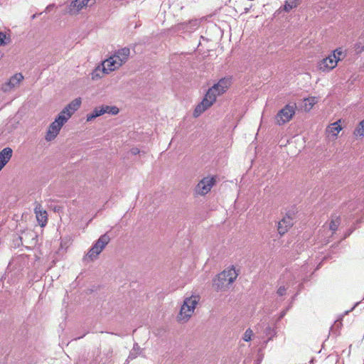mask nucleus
I'll use <instances>...</instances> for the list:
<instances>
[{"instance_id": "c85d7f7f", "label": "nucleus", "mask_w": 364, "mask_h": 364, "mask_svg": "<svg viewBox=\"0 0 364 364\" xmlns=\"http://www.w3.org/2000/svg\"><path fill=\"white\" fill-rule=\"evenodd\" d=\"M360 304V302H356L354 306L349 310L346 312V314H348L350 311H352L353 309H355V307Z\"/></svg>"}, {"instance_id": "b1692460", "label": "nucleus", "mask_w": 364, "mask_h": 364, "mask_svg": "<svg viewBox=\"0 0 364 364\" xmlns=\"http://www.w3.org/2000/svg\"><path fill=\"white\" fill-rule=\"evenodd\" d=\"M139 350V346H138V344L137 343L134 344L133 349L129 355V358L134 359V358H136V355L139 354V352H138Z\"/></svg>"}, {"instance_id": "ddd939ff", "label": "nucleus", "mask_w": 364, "mask_h": 364, "mask_svg": "<svg viewBox=\"0 0 364 364\" xmlns=\"http://www.w3.org/2000/svg\"><path fill=\"white\" fill-rule=\"evenodd\" d=\"M36 219L41 227H44L48 220L47 212L44 210L40 204H37L34 208Z\"/></svg>"}, {"instance_id": "6ab92c4d", "label": "nucleus", "mask_w": 364, "mask_h": 364, "mask_svg": "<svg viewBox=\"0 0 364 364\" xmlns=\"http://www.w3.org/2000/svg\"><path fill=\"white\" fill-rule=\"evenodd\" d=\"M316 97H309L304 100V109L305 111L308 112L313 107V106L316 103Z\"/></svg>"}, {"instance_id": "9d476101", "label": "nucleus", "mask_w": 364, "mask_h": 364, "mask_svg": "<svg viewBox=\"0 0 364 364\" xmlns=\"http://www.w3.org/2000/svg\"><path fill=\"white\" fill-rule=\"evenodd\" d=\"M337 65L334 55H328L318 63V69L322 72L328 73Z\"/></svg>"}, {"instance_id": "f03ea898", "label": "nucleus", "mask_w": 364, "mask_h": 364, "mask_svg": "<svg viewBox=\"0 0 364 364\" xmlns=\"http://www.w3.org/2000/svg\"><path fill=\"white\" fill-rule=\"evenodd\" d=\"M129 54L130 50L128 48H123L116 51L113 55L103 61V73L108 74L121 67L127 60Z\"/></svg>"}, {"instance_id": "f3484780", "label": "nucleus", "mask_w": 364, "mask_h": 364, "mask_svg": "<svg viewBox=\"0 0 364 364\" xmlns=\"http://www.w3.org/2000/svg\"><path fill=\"white\" fill-rule=\"evenodd\" d=\"M105 113H106V111L104 110L102 106L95 107L91 113H90L87 115V122L92 121V119H95L96 117H100Z\"/></svg>"}, {"instance_id": "dca6fc26", "label": "nucleus", "mask_w": 364, "mask_h": 364, "mask_svg": "<svg viewBox=\"0 0 364 364\" xmlns=\"http://www.w3.org/2000/svg\"><path fill=\"white\" fill-rule=\"evenodd\" d=\"M341 224V217L337 215L331 216L330 223L328 225H324L323 228L328 229L331 232V235L337 230L338 226Z\"/></svg>"}, {"instance_id": "412c9836", "label": "nucleus", "mask_w": 364, "mask_h": 364, "mask_svg": "<svg viewBox=\"0 0 364 364\" xmlns=\"http://www.w3.org/2000/svg\"><path fill=\"white\" fill-rule=\"evenodd\" d=\"M330 55L335 56V59L336 60L337 63L339 60H342L345 57L344 52L341 48L336 49Z\"/></svg>"}, {"instance_id": "20e7f679", "label": "nucleus", "mask_w": 364, "mask_h": 364, "mask_svg": "<svg viewBox=\"0 0 364 364\" xmlns=\"http://www.w3.org/2000/svg\"><path fill=\"white\" fill-rule=\"evenodd\" d=\"M237 277V273L234 267L224 270L218 275L216 279L214 280L213 285L218 289H222L229 284L234 282Z\"/></svg>"}, {"instance_id": "a878e982", "label": "nucleus", "mask_w": 364, "mask_h": 364, "mask_svg": "<svg viewBox=\"0 0 364 364\" xmlns=\"http://www.w3.org/2000/svg\"><path fill=\"white\" fill-rule=\"evenodd\" d=\"M287 292V288L284 286H282L280 287L278 289H277V294L282 296L283 295H284Z\"/></svg>"}, {"instance_id": "bb28decb", "label": "nucleus", "mask_w": 364, "mask_h": 364, "mask_svg": "<svg viewBox=\"0 0 364 364\" xmlns=\"http://www.w3.org/2000/svg\"><path fill=\"white\" fill-rule=\"evenodd\" d=\"M6 34L0 32V46L5 44Z\"/></svg>"}, {"instance_id": "aec40b11", "label": "nucleus", "mask_w": 364, "mask_h": 364, "mask_svg": "<svg viewBox=\"0 0 364 364\" xmlns=\"http://www.w3.org/2000/svg\"><path fill=\"white\" fill-rule=\"evenodd\" d=\"M354 135L356 136H364V119L362 120L353 132Z\"/></svg>"}, {"instance_id": "4468645a", "label": "nucleus", "mask_w": 364, "mask_h": 364, "mask_svg": "<svg viewBox=\"0 0 364 364\" xmlns=\"http://www.w3.org/2000/svg\"><path fill=\"white\" fill-rule=\"evenodd\" d=\"M13 154V150L10 147H6L0 151V171L9 161Z\"/></svg>"}, {"instance_id": "4be33fe9", "label": "nucleus", "mask_w": 364, "mask_h": 364, "mask_svg": "<svg viewBox=\"0 0 364 364\" xmlns=\"http://www.w3.org/2000/svg\"><path fill=\"white\" fill-rule=\"evenodd\" d=\"M102 107L106 111V113L112 115H116L119 113V109L116 106L103 105Z\"/></svg>"}, {"instance_id": "a211bd4d", "label": "nucleus", "mask_w": 364, "mask_h": 364, "mask_svg": "<svg viewBox=\"0 0 364 364\" xmlns=\"http://www.w3.org/2000/svg\"><path fill=\"white\" fill-rule=\"evenodd\" d=\"M340 122H341V120H338L336 122L331 124V125L328 127L327 131L329 133H331L334 136H336L338 135V134L342 129L341 126L339 124Z\"/></svg>"}, {"instance_id": "423d86ee", "label": "nucleus", "mask_w": 364, "mask_h": 364, "mask_svg": "<svg viewBox=\"0 0 364 364\" xmlns=\"http://www.w3.org/2000/svg\"><path fill=\"white\" fill-rule=\"evenodd\" d=\"M109 240L110 238L107 234L100 236L87 252V257L91 260L97 258L105 246L109 243Z\"/></svg>"}, {"instance_id": "7ed1b4c3", "label": "nucleus", "mask_w": 364, "mask_h": 364, "mask_svg": "<svg viewBox=\"0 0 364 364\" xmlns=\"http://www.w3.org/2000/svg\"><path fill=\"white\" fill-rule=\"evenodd\" d=\"M198 302V298L196 296H191L184 299L178 316V320L180 322H186L192 316Z\"/></svg>"}, {"instance_id": "0eeeda50", "label": "nucleus", "mask_w": 364, "mask_h": 364, "mask_svg": "<svg viewBox=\"0 0 364 364\" xmlns=\"http://www.w3.org/2000/svg\"><path fill=\"white\" fill-rule=\"evenodd\" d=\"M295 114V105H287L277 113L275 120L279 125L288 122Z\"/></svg>"}, {"instance_id": "f257e3e1", "label": "nucleus", "mask_w": 364, "mask_h": 364, "mask_svg": "<svg viewBox=\"0 0 364 364\" xmlns=\"http://www.w3.org/2000/svg\"><path fill=\"white\" fill-rule=\"evenodd\" d=\"M230 85V78H222L218 83L208 89L203 100L199 103L193 111L195 117H199L216 100V97L224 93Z\"/></svg>"}, {"instance_id": "6e6552de", "label": "nucleus", "mask_w": 364, "mask_h": 364, "mask_svg": "<svg viewBox=\"0 0 364 364\" xmlns=\"http://www.w3.org/2000/svg\"><path fill=\"white\" fill-rule=\"evenodd\" d=\"M215 178L214 176L204 177L201 179L195 188V192L200 196H205L215 183Z\"/></svg>"}, {"instance_id": "c756f323", "label": "nucleus", "mask_w": 364, "mask_h": 364, "mask_svg": "<svg viewBox=\"0 0 364 364\" xmlns=\"http://www.w3.org/2000/svg\"><path fill=\"white\" fill-rule=\"evenodd\" d=\"M251 7H252V5H250L249 6L245 7L244 9V10H245L244 13H247L250 11V9H251Z\"/></svg>"}, {"instance_id": "9b49d317", "label": "nucleus", "mask_w": 364, "mask_h": 364, "mask_svg": "<svg viewBox=\"0 0 364 364\" xmlns=\"http://www.w3.org/2000/svg\"><path fill=\"white\" fill-rule=\"evenodd\" d=\"M200 25V22L197 19L191 20L188 22L179 23L175 26V30L181 33H191L196 30Z\"/></svg>"}, {"instance_id": "39448f33", "label": "nucleus", "mask_w": 364, "mask_h": 364, "mask_svg": "<svg viewBox=\"0 0 364 364\" xmlns=\"http://www.w3.org/2000/svg\"><path fill=\"white\" fill-rule=\"evenodd\" d=\"M70 119V115L64 117L60 112L58 116L55 118V121L49 126L46 139L47 141H51L54 139L58 134L61 127L63 124Z\"/></svg>"}, {"instance_id": "7c9ffc66", "label": "nucleus", "mask_w": 364, "mask_h": 364, "mask_svg": "<svg viewBox=\"0 0 364 364\" xmlns=\"http://www.w3.org/2000/svg\"><path fill=\"white\" fill-rule=\"evenodd\" d=\"M52 7H53V5H52V4L48 5V6L46 7V11H49Z\"/></svg>"}, {"instance_id": "f8f14e48", "label": "nucleus", "mask_w": 364, "mask_h": 364, "mask_svg": "<svg viewBox=\"0 0 364 364\" xmlns=\"http://www.w3.org/2000/svg\"><path fill=\"white\" fill-rule=\"evenodd\" d=\"M81 105L80 98H76L73 100L70 103H69L61 112L60 113L64 115V117L68 114L70 115V117L72 114L80 107Z\"/></svg>"}, {"instance_id": "2eb2a0df", "label": "nucleus", "mask_w": 364, "mask_h": 364, "mask_svg": "<svg viewBox=\"0 0 364 364\" xmlns=\"http://www.w3.org/2000/svg\"><path fill=\"white\" fill-rule=\"evenodd\" d=\"M293 225L292 218L289 215L284 217L281 221L278 223V232L282 235L285 232H287L289 228L291 227Z\"/></svg>"}, {"instance_id": "cd10ccee", "label": "nucleus", "mask_w": 364, "mask_h": 364, "mask_svg": "<svg viewBox=\"0 0 364 364\" xmlns=\"http://www.w3.org/2000/svg\"><path fill=\"white\" fill-rule=\"evenodd\" d=\"M131 152L132 154L136 155L139 153V150L138 148H132L131 149Z\"/></svg>"}, {"instance_id": "1a4fd4ad", "label": "nucleus", "mask_w": 364, "mask_h": 364, "mask_svg": "<svg viewBox=\"0 0 364 364\" xmlns=\"http://www.w3.org/2000/svg\"><path fill=\"white\" fill-rule=\"evenodd\" d=\"M23 76L21 73H16L7 82L2 85V91L4 92H9L14 88L18 86L20 82L23 80Z\"/></svg>"}, {"instance_id": "393cba45", "label": "nucleus", "mask_w": 364, "mask_h": 364, "mask_svg": "<svg viewBox=\"0 0 364 364\" xmlns=\"http://www.w3.org/2000/svg\"><path fill=\"white\" fill-rule=\"evenodd\" d=\"M252 336V331L250 328L247 329L243 336L244 341H250L251 340Z\"/></svg>"}, {"instance_id": "473e14b6", "label": "nucleus", "mask_w": 364, "mask_h": 364, "mask_svg": "<svg viewBox=\"0 0 364 364\" xmlns=\"http://www.w3.org/2000/svg\"><path fill=\"white\" fill-rule=\"evenodd\" d=\"M36 16H37V14H33L31 18H32V19H34L36 18Z\"/></svg>"}, {"instance_id": "2f4dec72", "label": "nucleus", "mask_w": 364, "mask_h": 364, "mask_svg": "<svg viewBox=\"0 0 364 364\" xmlns=\"http://www.w3.org/2000/svg\"><path fill=\"white\" fill-rule=\"evenodd\" d=\"M285 314H286V311H282V312L281 313V316H280V317H281V318H282V317H283Z\"/></svg>"}, {"instance_id": "5701e85b", "label": "nucleus", "mask_w": 364, "mask_h": 364, "mask_svg": "<svg viewBox=\"0 0 364 364\" xmlns=\"http://www.w3.org/2000/svg\"><path fill=\"white\" fill-rule=\"evenodd\" d=\"M297 0H287L284 5V10L286 11H289L293 8L296 7L297 6Z\"/></svg>"}]
</instances>
